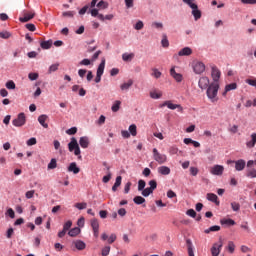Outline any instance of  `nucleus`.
<instances>
[{
	"instance_id": "obj_1",
	"label": "nucleus",
	"mask_w": 256,
	"mask_h": 256,
	"mask_svg": "<svg viewBox=\"0 0 256 256\" xmlns=\"http://www.w3.org/2000/svg\"><path fill=\"white\" fill-rule=\"evenodd\" d=\"M217 93H219V83L213 82L209 85L206 92L208 99H210L212 103L217 101Z\"/></svg>"
},
{
	"instance_id": "obj_2",
	"label": "nucleus",
	"mask_w": 256,
	"mask_h": 256,
	"mask_svg": "<svg viewBox=\"0 0 256 256\" xmlns=\"http://www.w3.org/2000/svg\"><path fill=\"white\" fill-rule=\"evenodd\" d=\"M183 2L192 9V15L195 21H199V19H201V10H199V6L193 3V0H183Z\"/></svg>"
},
{
	"instance_id": "obj_3",
	"label": "nucleus",
	"mask_w": 256,
	"mask_h": 256,
	"mask_svg": "<svg viewBox=\"0 0 256 256\" xmlns=\"http://www.w3.org/2000/svg\"><path fill=\"white\" fill-rule=\"evenodd\" d=\"M68 149L70 151V153H73L74 151V155H76L78 158L81 159V148H79V143L77 142V138L72 137L71 141L68 144Z\"/></svg>"
},
{
	"instance_id": "obj_4",
	"label": "nucleus",
	"mask_w": 256,
	"mask_h": 256,
	"mask_svg": "<svg viewBox=\"0 0 256 256\" xmlns=\"http://www.w3.org/2000/svg\"><path fill=\"white\" fill-rule=\"evenodd\" d=\"M25 123H27V117L23 112L19 113L17 117L12 120V125H14V127H23Z\"/></svg>"
},
{
	"instance_id": "obj_5",
	"label": "nucleus",
	"mask_w": 256,
	"mask_h": 256,
	"mask_svg": "<svg viewBox=\"0 0 256 256\" xmlns=\"http://www.w3.org/2000/svg\"><path fill=\"white\" fill-rule=\"evenodd\" d=\"M152 153H153L154 161L159 163V165H163V163H167V155L159 153V150H157V148H154Z\"/></svg>"
},
{
	"instance_id": "obj_6",
	"label": "nucleus",
	"mask_w": 256,
	"mask_h": 256,
	"mask_svg": "<svg viewBox=\"0 0 256 256\" xmlns=\"http://www.w3.org/2000/svg\"><path fill=\"white\" fill-rule=\"evenodd\" d=\"M92 17H97L99 19V21H105V19L107 21H111L113 19V14H108L106 16H104L103 14L99 13V10L97 8H94L90 11Z\"/></svg>"
},
{
	"instance_id": "obj_7",
	"label": "nucleus",
	"mask_w": 256,
	"mask_h": 256,
	"mask_svg": "<svg viewBox=\"0 0 256 256\" xmlns=\"http://www.w3.org/2000/svg\"><path fill=\"white\" fill-rule=\"evenodd\" d=\"M193 71L196 75H201V73L205 72V64L201 61H194L192 63Z\"/></svg>"
},
{
	"instance_id": "obj_8",
	"label": "nucleus",
	"mask_w": 256,
	"mask_h": 256,
	"mask_svg": "<svg viewBox=\"0 0 256 256\" xmlns=\"http://www.w3.org/2000/svg\"><path fill=\"white\" fill-rule=\"evenodd\" d=\"M221 249H223V240L220 238L219 242L214 243L212 248H211V255L212 256H219L221 253Z\"/></svg>"
},
{
	"instance_id": "obj_9",
	"label": "nucleus",
	"mask_w": 256,
	"mask_h": 256,
	"mask_svg": "<svg viewBox=\"0 0 256 256\" xmlns=\"http://www.w3.org/2000/svg\"><path fill=\"white\" fill-rule=\"evenodd\" d=\"M160 107H168V109H171L172 111H175V109H178L180 112L183 111V107H181V105L173 104L171 101H165L160 105Z\"/></svg>"
},
{
	"instance_id": "obj_10",
	"label": "nucleus",
	"mask_w": 256,
	"mask_h": 256,
	"mask_svg": "<svg viewBox=\"0 0 256 256\" xmlns=\"http://www.w3.org/2000/svg\"><path fill=\"white\" fill-rule=\"evenodd\" d=\"M223 171H225V167L221 166V165H214L211 169H210V173L212 175H217L218 177H220L221 175H223Z\"/></svg>"
},
{
	"instance_id": "obj_11",
	"label": "nucleus",
	"mask_w": 256,
	"mask_h": 256,
	"mask_svg": "<svg viewBox=\"0 0 256 256\" xmlns=\"http://www.w3.org/2000/svg\"><path fill=\"white\" fill-rule=\"evenodd\" d=\"M228 163H234L236 171H243L247 165V162H245L243 159H239L237 161H228Z\"/></svg>"
},
{
	"instance_id": "obj_12",
	"label": "nucleus",
	"mask_w": 256,
	"mask_h": 256,
	"mask_svg": "<svg viewBox=\"0 0 256 256\" xmlns=\"http://www.w3.org/2000/svg\"><path fill=\"white\" fill-rule=\"evenodd\" d=\"M198 86L200 89H208L209 85V78L207 76H203L199 79Z\"/></svg>"
},
{
	"instance_id": "obj_13",
	"label": "nucleus",
	"mask_w": 256,
	"mask_h": 256,
	"mask_svg": "<svg viewBox=\"0 0 256 256\" xmlns=\"http://www.w3.org/2000/svg\"><path fill=\"white\" fill-rule=\"evenodd\" d=\"M91 227L93 229L94 237H99V221L97 219L91 220Z\"/></svg>"
},
{
	"instance_id": "obj_14",
	"label": "nucleus",
	"mask_w": 256,
	"mask_h": 256,
	"mask_svg": "<svg viewBox=\"0 0 256 256\" xmlns=\"http://www.w3.org/2000/svg\"><path fill=\"white\" fill-rule=\"evenodd\" d=\"M33 17H35L34 12H24V16L20 17L19 21H21V23H27V21H31Z\"/></svg>"
},
{
	"instance_id": "obj_15",
	"label": "nucleus",
	"mask_w": 256,
	"mask_h": 256,
	"mask_svg": "<svg viewBox=\"0 0 256 256\" xmlns=\"http://www.w3.org/2000/svg\"><path fill=\"white\" fill-rule=\"evenodd\" d=\"M211 75L214 83H217V81L221 79V71H219L217 67H212Z\"/></svg>"
},
{
	"instance_id": "obj_16",
	"label": "nucleus",
	"mask_w": 256,
	"mask_h": 256,
	"mask_svg": "<svg viewBox=\"0 0 256 256\" xmlns=\"http://www.w3.org/2000/svg\"><path fill=\"white\" fill-rule=\"evenodd\" d=\"M170 75L178 83H181L183 81V75H181L180 73H176L175 68L170 69Z\"/></svg>"
},
{
	"instance_id": "obj_17",
	"label": "nucleus",
	"mask_w": 256,
	"mask_h": 256,
	"mask_svg": "<svg viewBox=\"0 0 256 256\" xmlns=\"http://www.w3.org/2000/svg\"><path fill=\"white\" fill-rule=\"evenodd\" d=\"M193 50L190 47H185L178 52L179 57H189L192 55Z\"/></svg>"
},
{
	"instance_id": "obj_18",
	"label": "nucleus",
	"mask_w": 256,
	"mask_h": 256,
	"mask_svg": "<svg viewBox=\"0 0 256 256\" xmlns=\"http://www.w3.org/2000/svg\"><path fill=\"white\" fill-rule=\"evenodd\" d=\"M47 119H49V116H47L46 114H42L38 117V122L40 123V125H42V127H44V129L49 128V124L45 123Z\"/></svg>"
},
{
	"instance_id": "obj_19",
	"label": "nucleus",
	"mask_w": 256,
	"mask_h": 256,
	"mask_svg": "<svg viewBox=\"0 0 256 256\" xmlns=\"http://www.w3.org/2000/svg\"><path fill=\"white\" fill-rule=\"evenodd\" d=\"M250 139L251 140L246 142V147H248V149H253V147H255V145H256V133L255 132L251 134Z\"/></svg>"
},
{
	"instance_id": "obj_20",
	"label": "nucleus",
	"mask_w": 256,
	"mask_h": 256,
	"mask_svg": "<svg viewBox=\"0 0 256 256\" xmlns=\"http://www.w3.org/2000/svg\"><path fill=\"white\" fill-rule=\"evenodd\" d=\"M68 171L70 173H74V175H77L81 171V169L79 167H77V163L72 162V163H70V165L68 167Z\"/></svg>"
},
{
	"instance_id": "obj_21",
	"label": "nucleus",
	"mask_w": 256,
	"mask_h": 256,
	"mask_svg": "<svg viewBox=\"0 0 256 256\" xmlns=\"http://www.w3.org/2000/svg\"><path fill=\"white\" fill-rule=\"evenodd\" d=\"M159 175H171V168L167 166H160L158 167Z\"/></svg>"
},
{
	"instance_id": "obj_22",
	"label": "nucleus",
	"mask_w": 256,
	"mask_h": 256,
	"mask_svg": "<svg viewBox=\"0 0 256 256\" xmlns=\"http://www.w3.org/2000/svg\"><path fill=\"white\" fill-rule=\"evenodd\" d=\"M79 145L82 149H87L89 147V138L87 136H83L79 140Z\"/></svg>"
},
{
	"instance_id": "obj_23",
	"label": "nucleus",
	"mask_w": 256,
	"mask_h": 256,
	"mask_svg": "<svg viewBox=\"0 0 256 256\" xmlns=\"http://www.w3.org/2000/svg\"><path fill=\"white\" fill-rule=\"evenodd\" d=\"M235 89H237V83H231L226 85L225 91L222 93L223 97H225L227 93H229V91H235Z\"/></svg>"
},
{
	"instance_id": "obj_24",
	"label": "nucleus",
	"mask_w": 256,
	"mask_h": 256,
	"mask_svg": "<svg viewBox=\"0 0 256 256\" xmlns=\"http://www.w3.org/2000/svg\"><path fill=\"white\" fill-rule=\"evenodd\" d=\"M208 201H211L212 203H215V205H219V197H217L216 194L208 193L207 194Z\"/></svg>"
},
{
	"instance_id": "obj_25",
	"label": "nucleus",
	"mask_w": 256,
	"mask_h": 256,
	"mask_svg": "<svg viewBox=\"0 0 256 256\" xmlns=\"http://www.w3.org/2000/svg\"><path fill=\"white\" fill-rule=\"evenodd\" d=\"M186 245L188 249V255L195 256V252H193V242L191 241V239L186 240Z\"/></svg>"
},
{
	"instance_id": "obj_26",
	"label": "nucleus",
	"mask_w": 256,
	"mask_h": 256,
	"mask_svg": "<svg viewBox=\"0 0 256 256\" xmlns=\"http://www.w3.org/2000/svg\"><path fill=\"white\" fill-rule=\"evenodd\" d=\"M151 99H161L163 97V92L159 90H153L150 92Z\"/></svg>"
},
{
	"instance_id": "obj_27",
	"label": "nucleus",
	"mask_w": 256,
	"mask_h": 256,
	"mask_svg": "<svg viewBox=\"0 0 256 256\" xmlns=\"http://www.w3.org/2000/svg\"><path fill=\"white\" fill-rule=\"evenodd\" d=\"M246 177H248L249 179H256V169L255 168L247 169Z\"/></svg>"
},
{
	"instance_id": "obj_28",
	"label": "nucleus",
	"mask_w": 256,
	"mask_h": 256,
	"mask_svg": "<svg viewBox=\"0 0 256 256\" xmlns=\"http://www.w3.org/2000/svg\"><path fill=\"white\" fill-rule=\"evenodd\" d=\"M104 71H105V59H103L99 64L96 75L103 77Z\"/></svg>"
},
{
	"instance_id": "obj_29",
	"label": "nucleus",
	"mask_w": 256,
	"mask_h": 256,
	"mask_svg": "<svg viewBox=\"0 0 256 256\" xmlns=\"http://www.w3.org/2000/svg\"><path fill=\"white\" fill-rule=\"evenodd\" d=\"M134 57H135L134 53H130V54L129 53H124V54H122V60L125 61L126 63L133 61Z\"/></svg>"
},
{
	"instance_id": "obj_30",
	"label": "nucleus",
	"mask_w": 256,
	"mask_h": 256,
	"mask_svg": "<svg viewBox=\"0 0 256 256\" xmlns=\"http://www.w3.org/2000/svg\"><path fill=\"white\" fill-rule=\"evenodd\" d=\"M121 181H123V177L117 176L116 181H115L114 185L112 186V191L114 193H115V191H117L118 187H121Z\"/></svg>"
},
{
	"instance_id": "obj_31",
	"label": "nucleus",
	"mask_w": 256,
	"mask_h": 256,
	"mask_svg": "<svg viewBox=\"0 0 256 256\" xmlns=\"http://www.w3.org/2000/svg\"><path fill=\"white\" fill-rule=\"evenodd\" d=\"M133 86V80H128V82L123 83L120 85L121 91H128L129 88Z\"/></svg>"
},
{
	"instance_id": "obj_32",
	"label": "nucleus",
	"mask_w": 256,
	"mask_h": 256,
	"mask_svg": "<svg viewBox=\"0 0 256 256\" xmlns=\"http://www.w3.org/2000/svg\"><path fill=\"white\" fill-rule=\"evenodd\" d=\"M74 245H75L76 249H78V251H83V249H85V247H86L85 242H83L81 240L74 241Z\"/></svg>"
},
{
	"instance_id": "obj_33",
	"label": "nucleus",
	"mask_w": 256,
	"mask_h": 256,
	"mask_svg": "<svg viewBox=\"0 0 256 256\" xmlns=\"http://www.w3.org/2000/svg\"><path fill=\"white\" fill-rule=\"evenodd\" d=\"M53 46V40H47L40 43V47L43 49H51Z\"/></svg>"
},
{
	"instance_id": "obj_34",
	"label": "nucleus",
	"mask_w": 256,
	"mask_h": 256,
	"mask_svg": "<svg viewBox=\"0 0 256 256\" xmlns=\"http://www.w3.org/2000/svg\"><path fill=\"white\" fill-rule=\"evenodd\" d=\"M81 233V228L79 227H75V228H72L69 232H68V235L70 237H77L78 234Z\"/></svg>"
},
{
	"instance_id": "obj_35",
	"label": "nucleus",
	"mask_w": 256,
	"mask_h": 256,
	"mask_svg": "<svg viewBox=\"0 0 256 256\" xmlns=\"http://www.w3.org/2000/svg\"><path fill=\"white\" fill-rule=\"evenodd\" d=\"M47 169H48V171H51L53 169H57V159L52 158L50 160V163H48Z\"/></svg>"
},
{
	"instance_id": "obj_36",
	"label": "nucleus",
	"mask_w": 256,
	"mask_h": 256,
	"mask_svg": "<svg viewBox=\"0 0 256 256\" xmlns=\"http://www.w3.org/2000/svg\"><path fill=\"white\" fill-rule=\"evenodd\" d=\"M220 223H221V225H228L229 227H231V226H233V225H235V220H233V219H222L221 221H220Z\"/></svg>"
},
{
	"instance_id": "obj_37",
	"label": "nucleus",
	"mask_w": 256,
	"mask_h": 256,
	"mask_svg": "<svg viewBox=\"0 0 256 256\" xmlns=\"http://www.w3.org/2000/svg\"><path fill=\"white\" fill-rule=\"evenodd\" d=\"M129 133L132 135V137H137V125L131 124L129 126Z\"/></svg>"
},
{
	"instance_id": "obj_38",
	"label": "nucleus",
	"mask_w": 256,
	"mask_h": 256,
	"mask_svg": "<svg viewBox=\"0 0 256 256\" xmlns=\"http://www.w3.org/2000/svg\"><path fill=\"white\" fill-rule=\"evenodd\" d=\"M119 109H121V101L116 100L114 102V104L112 105V111H113V113H117V111H119Z\"/></svg>"
},
{
	"instance_id": "obj_39",
	"label": "nucleus",
	"mask_w": 256,
	"mask_h": 256,
	"mask_svg": "<svg viewBox=\"0 0 256 256\" xmlns=\"http://www.w3.org/2000/svg\"><path fill=\"white\" fill-rule=\"evenodd\" d=\"M133 201L136 205H143V203H145V198L142 196H135Z\"/></svg>"
},
{
	"instance_id": "obj_40",
	"label": "nucleus",
	"mask_w": 256,
	"mask_h": 256,
	"mask_svg": "<svg viewBox=\"0 0 256 256\" xmlns=\"http://www.w3.org/2000/svg\"><path fill=\"white\" fill-rule=\"evenodd\" d=\"M161 45L164 48L169 47V39H167V34L162 35Z\"/></svg>"
},
{
	"instance_id": "obj_41",
	"label": "nucleus",
	"mask_w": 256,
	"mask_h": 256,
	"mask_svg": "<svg viewBox=\"0 0 256 256\" xmlns=\"http://www.w3.org/2000/svg\"><path fill=\"white\" fill-rule=\"evenodd\" d=\"M215 231H221V226H217V225L211 226L210 228L206 229L204 231V233L209 234V233L215 232Z\"/></svg>"
},
{
	"instance_id": "obj_42",
	"label": "nucleus",
	"mask_w": 256,
	"mask_h": 256,
	"mask_svg": "<svg viewBox=\"0 0 256 256\" xmlns=\"http://www.w3.org/2000/svg\"><path fill=\"white\" fill-rule=\"evenodd\" d=\"M152 77H155V79H160L161 78V75H162V73H161V71H159V69H157V68H153L152 69Z\"/></svg>"
},
{
	"instance_id": "obj_43",
	"label": "nucleus",
	"mask_w": 256,
	"mask_h": 256,
	"mask_svg": "<svg viewBox=\"0 0 256 256\" xmlns=\"http://www.w3.org/2000/svg\"><path fill=\"white\" fill-rule=\"evenodd\" d=\"M62 17H68L69 19H73V17H75V11L63 12Z\"/></svg>"
},
{
	"instance_id": "obj_44",
	"label": "nucleus",
	"mask_w": 256,
	"mask_h": 256,
	"mask_svg": "<svg viewBox=\"0 0 256 256\" xmlns=\"http://www.w3.org/2000/svg\"><path fill=\"white\" fill-rule=\"evenodd\" d=\"M143 27H145V24L143 23V21L139 20L135 25H134V29L136 31H141V29H143Z\"/></svg>"
},
{
	"instance_id": "obj_45",
	"label": "nucleus",
	"mask_w": 256,
	"mask_h": 256,
	"mask_svg": "<svg viewBox=\"0 0 256 256\" xmlns=\"http://www.w3.org/2000/svg\"><path fill=\"white\" fill-rule=\"evenodd\" d=\"M97 7L98 9H107V7H109V3L101 0L100 2H98Z\"/></svg>"
},
{
	"instance_id": "obj_46",
	"label": "nucleus",
	"mask_w": 256,
	"mask_h": 256,
	"mask_svg": "<svg viewBox=\"0 0 256 256\" xmlns=\"http://www.w3.org/2000/svg\"><path fill=\"white\" fill-rule=\"evenodd\" d=\"M109 253H111V246H105V247L102 249L101 255H102V256H108Z\"/></svg>"
},
{
	"instance_id": "obj_47",
	"label": "nucleus",
	"mask_w": 256,
	"mask_h": 256,
	"mask_svg": "<svg viewBox=\"0 0 256 256\" xmlns=\"http://www.w3.org/2000/svg\"><path fill=\"white\" fill-rule=\"evenodd\" d=\"M152 193H153V190L150 188H144L142 190L143 197H149V195H151Z\"/></svg>"
},
{
	"instance_id": "obj_48",
	"label": "nucleus",
	"mask_w": 256,
	"mask_h": 256,
	"mask_svg": "<svg viewBox=\"0 0 256 256\" xmlns=\"http://www.w3.org/2000/svg\"><path fill=\"white\" fill-rule=\"evenodd\" d=\"M146 185H147V183L145 182V180H139L138 181V191H143L145 189Z\"/></svg>"
},
{
	"instance_id": "obj_49",
	"label": "nucleus",
	"mask_w": 256,
	"mask_h": 256,
	"mask_svg": "<svg viewBox=\"0 0 256 256\" xmlns=\"http://www.w3.org/2000/svg\"><path fill=\"white\" fill-rule=\"evenodd\" d=\"M76 209H79L80 211L83 209H87V203L82 202V203H76L75 204Z\"/></svg>"
},
{
	"instance_id": "obj_50",
	"label": "nucleus",
	"mask_w": 256,
	"mask_h": 256,
	"mask_svg": "<svg viewBox=\"0 0 256 256\" xmlns=\"http://www.w3.org/2000/svg\"><path fill=\"white\" fill-rule=\"evenodd\" d=\"M28 79H30V81H37V79H39V74L38 73H29Z\"/></svg>"
},
{
	"instance_id": "obj_51",
	"label": "nucleus",
	"mask_w": 256,
	"mask_h": 256,
	"mask_svg": "<svg viewBox=\"0 0 256 256\" xmlns=\"http://www.w3.org/2000/svg\"><path fill=\"white\" fill-rule=\"evenodd\" d=\"M232 211H239L241 209V204L238 202H232L231 203Z\"/></svg>"
},
{
	"instance_id": "obj_52",
	"label": "nucleus",
	"mask_w": 256,
	"mask_h": 256,
	"mask_svg": "<svg viewBox=\"0 0 256 256\" xmlns=\"http://www.w3.org/2000/svg\"><path fill=\"white\" fill-rule=\"evenodd\" d=\"M228 251L229 253H235V243L233 241L228 242Z\"/></svg>"
},
{
	"instance_id": "obj_53",
	"label": "nucleus",
	"mask_w": 256,
	"mask_h": 256,
	"mask_svg": "<svg viewBox=\"0 0 256 256\" xmlns=\"http://www.w3.org/2000/svg\"><path fill=\"white\" fill-rule=\"evenodd\" d=\"M72 225H73V222L71 220H68L63 226L64 231H69Z\"/></svg>"
},
{
	"instance_id": "obj_54",
	"label": "nucleus",
	"mask_w": 256,
	"mask_h": 256,
	"mask_svg": "<svg viewBox=\"0 0 256 256\" xmlns=\"http://www.w3.org/2000/svg\"><path fill=\"white\" fill-rule=\"evenodd\" d=\"M186 215L195 219L197 217V212H195L193 209H189L187 210Z\"/></svg>"
},
{
	"instance_id": "obj_55",
	"label": "nucleus",
	"mask_w": 256,
	"mask_h": 256,
	"mask_svg": "<svg viewBox=\"0 0 256 256\" xmlns=\"http://www.w3.org/2000/svg\"><path fill=\"white\" fill-rule=\"evenodd\" d=\"M6 215H8V217L10 219H15V211L12 210V208H9L7 211H6Z\"/></svg>"
},
{
	"instance_id": "obj_56",
	"label": "nucleus",
	"mask_w": 256,
	"mask_h": 256,
	"mask_svg": "<svg viewBox=\"0 0 256 256\" xmlns=\"http://www.w3.org/2000/svg\"><path fill=\"white\" fill-rule=\"evenodd\" d=\"M9 37H11V33L4 31V32H0V38L1 39H9Z\"/></svg>"
},
{
	"instance_id": "obj_57",
	"label": "nucleus",
	"mask_w": 256,
	"mask_h": 256,
	"mask_svg": "<svg viewBox=\"0 0 256 256\" xmlns=\"http://www.w3.org/2000/svg\"><path fill=\"white\" fill-rule=\"evenodd\" d=\"M34 195H35V190H30L26 192L25 197L26 199H33Z\"/></svg>"
},
{
	"instance_id": "obj_58",
	"label": "nucleus",
	"mask_w": 256,
	"mask_h": 256,
	"mask_svg": "<svg viewBox=\"0 0 256 256\" xmlns=\"http://www.w3.org/2000/svg\"><path fill=\"white\" fill-rule=\"evenodd\" d=\"M151 26L154 27V29H163V23L161 22H153Z\"/></svg>"
},
{
	"instance_id": "obj_59",
	"label": "nucleus",
	"mask_w": 256,
	"mask_h": 256,
	"mask_svg": "<svg viewBox=\"0 0 256 256\" xmlns=\"http://www.w3.org/2000/svg\"><path fill=\"white\" fill-rule=\"evenodd\" d=\"M149 185H150L149 188L152 189L153 191H155V189H157V181L156 180H150Z\"/></svg>"
},
{
	"instance_id": "obj_60",
	"label": "nucleus",
	"mask_w": 256,
	"mask_h": 256,
	"mask_svg": "<svg viewBox=\"0 0 256 256\" xmlns=\"http://www.w3.org/2000/svg\"><path fill=\"white\" fill-rule=\"evenodd\" d=\"M131 185L132 183L131 182H127L124 186V193L127 194L129 193V191H131Z\"/></svg>"
},
{
	"instance_id": "obj_61",
	"label": "nucleus",
	"mask_w": 256,
	"mask_h": 256,
	"mask_svg": "<svg viewBox=\"0 0 256 256\" xmlns=\"http://www.w3.org/2000/svg\"><path fill=\"white\" fill-rule=\"evenodd\" d=\"M67 135H75L77 133V127H72L66 131Z\"/></svg>"
},
{
	"instance_id": "obj_62",
	"label": "nucleus",
	"mask_w": 256,
	"mask_h": 256,
	"mask_svg": "<svg viewBox=\"0 0 256 256\" xmlns=\"http://www.w3.org/2000/svg\"><path fill=\"white\" fill-rule=\"evenodd\" d=\"M6 87L8 89H15V82H13V80H10L6 83Z\"/></svg>"
},
{
	"instance_id": "obj_63",
	"label": "nucleus",
	"mask_w": 256,
	"mask_h": 256,
	"mask_svg": "<svg viewBox=\"0 0 256 256\" xmlns=\"http://www.w3.org/2000/svg\"><path fill=\"white\" fill-rule=\"evenodd\" d=\"M246 83L252 87H256V78L255 79H246Z\"/></svg>"
},
{
	"instance_id": "obj_64",
	"label": "nucleus",
	"mask_w": 256,
	"mask_h": 256,
	"mask_svg": "<svg viewBox=\"0 0 256 256\" xmlns=\"http://www.w3.org/2000/svg\"><path fill=\"white\" fill-rule=\"evenodd\" d=\"M26 29H28V31H35L36 27H35V24H26L25 25Z\"/></svg>"
}]
</instances>
